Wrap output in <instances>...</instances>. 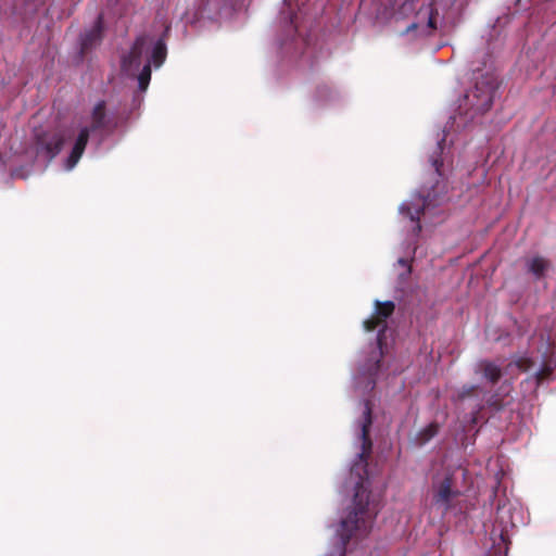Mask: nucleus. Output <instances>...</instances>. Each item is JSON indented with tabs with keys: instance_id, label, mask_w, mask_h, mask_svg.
<instances>
[{
	"instance_id": "1",
	"label": "nucleus",
	"mask_w": 556,
	"mask_h": 556,
	"mask_svg": "<svg viewBox=\"0 0 556 556\" xmlns=\"http://www.w3.org/2000/svg\"><path fill=\"white\" fill-rule=\"evenodd\" d=\"M371 426V409L368 402L362 407V418L357 424L356 460L352 465L349 478L344 483V492L351 495L346 504V515L342 518L337 530L342 544L352 536L363 535L371 528L375 510L370 506L367 486V457L371 451L368 431Z\"/></svg>"
},
{
	"instance_id": "2",
	"label": "nucleus",
	"mask_w": 556,
	"mask_h": 556,
	"mask_svg": "<svg viewBox=\"0 0 556 556\" xmlns=\"http://www.w3.org/2000/svg\"><path fill=\"white\" fill-rule=\"evenodd\" d=\"M394 311V303L391 301H376L372 316L364 321L366 331L377 330L376 343L370 345L368 354H363L358 366L353 374L355 389L367 392L374 389L376 378L381 369L380 361L383 356V345L387 339V319Z\"/></svg>"
},
{
	"instance_id": "3",
	"label": "nucleus",
	"mask_w": 556,
	"mask_h": 556,
	"mask_svg": "<svg viewBox=\"0 0 556 556\" xmlns=\"http://www.w3.org/2000/svg\"><path fill=\"white\" fill-rule=\"evenodd\" d=\"M108 123L109 119L104 111V103L99 102L93 108L90 124L80 125L76 129H64L36 135L38 152L42 153L48 159H52L59 153L65 141L70 139L73 140L71 154L65 162V169L71 170L79 161L90 134L105 128Z\"/></svg>"
},
{
	"instance_id": "4",
	"label": "nucleus",
	"mask_w": 556,
	"mask_h": 556,
	"mask_svg": "<svg viewBox=\"0 0 556 556\" xmlns=\"http://www.w3.org/2000/svg\"><path fill=\"white\" fill-rule=\"evenodd\" d=\"M165 58V42L143 35L138 37L129 52L122 56V71L129 76H136L139 89L144 91L151 79V65L160 67Z\"/></svg>"
},
{
	"instance_id": "5",
	"label": "nucleus",
	"mask_w": 556,
	"mask_h": 556,
	"mask_svg": "<svg viewBox=\"0 0 556 556\" xmlns=\"http://www.w3.org/2000/svg\"><path fill=\"white\" fill-rule=\"evenodd\" d=\"M417 0H393L391 17L395 21L408 18L404 34L414 37L431 35L441 21V4L437 1L422 4L415 10Z\"/></svg>"
},
{
	"instance_id": "6",
	"label": "nucleus",
	"mask_w": 556,
	"mask_h": 556,
	"mask_svg": "<svg viewBox=\"0 0 556 556\" xmlns=\"http://www.w3.org/2000/svg\"><path fill=\"white\" fill-rule=\"evenodd\" d=\"M497 87V77L492 64L473 71V87L465 94L459 105L460 112L470 118L486 112L492 104Z\"/></svg>"
},
{
	"instance_id": "7",
	"label": "nucleus",
	"mask_w": 556,
	"mask_h": 556,
	"mask_svg": "<svg viewBox=\"0 0 556 556\" xmlns=\"http://www.w3.org/2000/svg\"><path fill=\"white\" fill-rule=\"evenodd\" d=\"M430 204V194H427L426 198L420 194H414L410 201H405L401 204L400 215L412 223V232L414 237H416L420 230V214H425Z\"/></svg>"
},
{
	"instance_id": "8",
	"label": "nucleus",
	"mask_w": 556,
	"mask_h": 556,
	"mask_svg": "<svg viewBox=\"0 0 556 556\" xmlns=\"http://www.w3.org/2000/svg\"><path fill=\"white\" fill-rule=\"evenodd\" d=\"M458 494V490L454 488V477L452 475L446 473L434 482L433 501L440 508L446 510L453 498Z\"/></svg>"
},
{
	"instance_id": "9",
	"label": "nucleus",
	"mask_w": 556,
	"mask_h": 556,
	"mask_svg": "<svg viewBox=\"0 0 556 556\" xmlns=\"http://www.w3.org/2000/svg\"><path fill=\"white\" fill-rule=\"evenodd\" d=\"M496 522H498L500 530L493 529L492 534L497 536L502 542H506L508 529L516 526V522L510 514V508L502 506L497 510Z\"/></svg>"
},
{
	"instance_id": "10",
	"label": "nucleus",
	"mask_w": 556,
	"mask_h": 556,
	"mask_svg": "<svg viewBox=\"0 0 556 556\" xmlns=\"http://www.w3.org/2000/svg\"><path fill=\"white\" fill-rule=\"evenodd\" d=\"M478 370L483 374V377L490 382H496L501 377V368L492 362L483 361L478 364Z\"/></svg>"
},
{
	"instance_id": "11",
	"label": "nucleus",
	"mask_w": 556,
	"mask_h": 556,
	"mask_svg": "<svg viewBox=\"0 0 556 556\" xmlns=\"http://www.w3.org/2000/svg\"><path fill=\"white\" fill-rule=\"evenodd\" d=\"M101 36V18L99 17L96 25L81 37L83 51L89 49L93 43L99 41Z\"/></svg>"
},
{
	"instance_id": "12",
	"label": "nucleus",
	"mask_w": 556,
	"mask_h": 556,
	"mask_svg": "<svg viewBox=\"0 0 556 556\" xmlns=\"http://www.w3.org/2000/svg\"><path fill=\"white\" fill-rule=\"evenodd\" d=\"M548 268V263L541 257H533L528 262V269L536 278L543 277Z\"/></svg>"
},
{
	"instance_id": "13",
	"label": "nucleus",
	"mask_w": 556,
	"mask_h": 556,
	"mask_svg": "<svg viewBox=\"0 0 556 556\" xmlns=\"http://www.w3.org/2000/svg\"><path fill=\"white\" fill-rule=\"evenodd\" d=\"M397 264H399V266H401L403 268V271L400 273V276L402 279H405L410 273V267H409L407 261L404 258H400L397 261Z\"/></svg>"
},
{
	"instance_id": "14",
	"label": "nucleus",
	"mask_w": 556,
	"mask_h": 556,
	"mask_svg": "<svg viewBox=\"0 0 556 556\" xmlns=\"http://www.w3.org/2000/svg\"><path fill=\"white\" fill-rule=\"evenodd\" d=\"M431 163L435 169V172L440 175V164H439V160L438 159H431Z\"/></svg>"
},
{
	"instance_id": "15",
	"label": "nucleus",
	"mask_w": 556,
	"mask_h": 556,
	"mask_svg": "<svg viewBox=\"0 0 556 556\" xmlns=\"http://www.w3.org/2000/svg\"><path fill=\"white\" fill-rule=\"evenodd\" d=\"M427 431L429 432L428 435H427V439H429V438H431V437H433L435 434L437 429H435V427L430 426Z\"/></svg>"
},
{
	"instance_id": "16",
	"label": "nucleus",
	"mask_w": 556,
	"mask_h": 556,
	"mask_svg": "<svg viewBox=\"0 0 556 556\" xmlns=\"http://www.w3.org/2000/svg\"><path fill=\"white\" fill-rule=\"evenodd\" d=\"M473 390V387L470 388H464L460 397H465L466 394L470 393Z\"/></svg>"
},
{
	"instance_id": "17",
	"label": "nucleus",
	"mask_w": 556,
	"mask_h": 556,
	"mask_svg": "<svg viewBox=\"0 0 556 556\" xmlns=\"http://www.w3.org/2000/svg\"><path fill=\"white\" fill-rule=\"evenodd\" d=\"M329 556H342V554H341V552H338V553H336V554H331V555H329Z\"/></svg>"
}]
</instances>
